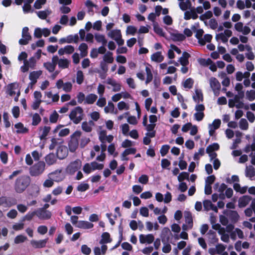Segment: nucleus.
Segmentation results:
<instances>
[{
	"label": "nucleus",
	"mask_w": 255,
	"mask_h": 255,
	"mask_svg": "<svg viewBox=\"0 0 255 255\" xmlns=\"http://www.w3.org/2000/svg\"><path fill=\"white\" fill-rule=\"evenodd\" d=\"M84 80L83 72L81 71H78L77 74L76 81L78 84H81Z\"/></svg>",
	"instance_id": "64"
},
{
	"label": "nucleus",
	"mask_w": 255,
	"mask_h": 255,
	"mask_svg": "<svg viewBox=\"0 0 255 255\" xmlns=\"http://www.w3.org/2000/svg\"><path fill=\"white\" fill-rule=\"evenodd\" d=\"M252 198L250 196L245 195L240 198L239 200V207L243 208L246 207L251 200Z\"/></svg>",
	"instance_id": "15"
},
{
	"label": "nucleus",
	"mask_w": 255,
	"mask_h": 255,
	"mask_svg": "<svg viewBox=\"0 0 255 255\" xmlns=\"http://www.w3.org/2000/svg\"><path fill=\"white\" fill-rule=\"evenodd\" d=\"M39 130L42 131L41 134L39 135V138L41 140L46 139V136L48 135L49 132L51 130V128L49 126H44V127H40Z\"/></svg>",
	"instance_id": "19"
},
{
	"label": "nucleus",
	"mask_w": 255,
	"mask_h": 255,
	"mask_svg": "<svg viewBox=\"0 0 255 255\" xmlns=\"http://www.w3.org/2000/svg\"><path fill=\"white\" fill-rule=\"evenodd\" d=\"M81 127L82 129L85 132H90L92 130V128L89 125L87 122H83Z\"/></svg>",
	"instance_id": "52"
},
{
	"label": "nucleus",
	"mask_w": 255,
	"mask_h": 255,
	"mask_svg": "<svg viewBox=\"0 0 255 255\" xmlns=\"http://www.w3.org/2000/svg\"><path fill=\"white\" fill-rule=\"evenodd\" d=\"M76 227L83 229H89L94 227L93 224L86 221H79Z\"/></svg>",
	"instance_id": "17"
},
{
	"label": "nucleus",
	"mask_w": 255,
	"mask_h": 255,
	"mask_svg": "<svg viewBox=\"0 0 255 255\" xmlns=\"http://www.w3.org/2000/svg\"><path fill=\"white\" fill-rule=\"evenodd\" d=\"M81 252L84 255H89L91 253V250L86 245H83L81 246Z\"/></svg>",
	"instance_id": "62"
},
{
	"label": "nucleus",
	"mask_w": 255,
	"mask_h": 255,
	"mask_svg": "<svg viewBox=\"0 0 255 255\" xmlns=\"http://www.w3.org/2000/svg\"><path fill=\"white\" fill-rule=\"evenodd\" d=\"M48 240V238L39 241L32 240L30 241V244L35 249L43 248L46 247Z\"/></svg>",
	"instance_id": "10"
},
{
	"label": "nucleus",
	"mask_w": 255,
	"mask_h": 255,
	"mask_svg": "<svg viewBox=\"0 0 255 255\" xmlns=\"http://www.w3.org/2000/svg\"><path fill=\"white\" fill-rule=\"evenodd\" d=\"M68 155V149L66 146L60 145L57 149L56 156L60 159L65 158Z\"/></svg>",
	"instance_id": "11"
},
{
	"label": "nucleus",
	"mask_w": 255,
	"mask_h": 255,
	"mask_svg": "<svg viewBox=\"0 0 255 255\" xmlns=\"http://www.w3.org/2000/svg\"><path fill=\"white\" fill-rule=\"evenodd\" d=\"M137 29L135 27L131 25L128 26L127 28V33L128 34L134 35L136 33Z\"/></svg>",
	"instance_id": "63"
},
{
	"label": "nucleus",
	"mask_w": 255,
	"mask_h": 255,
	"mask_svg": "<svg viewBox=\"0 0 255 255\" xmlns=\"http://www.w3.org/2000/svg\"><path fill=\"white\" fill-rule=\"evenodd\" d=\"M46 2V0H36L34 3V7L35 9H40L42 7V5L44 4Z\"/></svg>",
	"instance_id": "56"
},
{
	"label": "nucleus",
	"mask_w": 255,
	"mask_h": 255,
	"mask_svg": "<svg viewBox=\"0 0 255 255\" xmlns=\"http://www.w3.org/2000/svg\"><path fill=\"white\" fill-rule=\"evenodd\" d=\"M196 95L193 96L194 101L196 103H199L200 101H203V95L202 92L198 89L195 90Z\"/></svg>",
	"instance_id": "31"
},
{
	"label": "nucleus",
	"mask_w": 255,
	"mask_h": 255,
	"mask_svg": "<svg viewBox=\"0 0 255 255\" xmlns=\"http://www.w3.org/2000/svg\"><path fill=\"white\" fill-rule=\"evenodd\" d=\"M45 164L43 161H39L31 166L29 169L30 175L36 177L42 174L45 170Z\"/></svg>",
	"instance_id": "2"
},
{
	"label": "nucleus",
	"mask_w": 255,
	"mask_h": 255,
	"mask_svg": "<svg viewBox=\"0 0 255 255\" xmlns=\"http://www.w3.org/2000/svg\"><path fill=\"white\" fill-rule=\"evenodd\" d=\"M199 64L204 67L208 66L212 63V60L210 58L207 59L204 58H200L198 60Z\"/></svg>",
	"instance_id": "40"
},
{
	"label": "nucleus",
	"mask_w": 255,
	"mask_h": 255,
	"mask_svg": "<svg viewBox=\"0 0 255 255\" xmlns=\"http://www.w3.org/2000/svg\"><path fill=\"white\" fill-rule=\"evenodd\" d=\"M108 36L115 40V38L122 37V34L120 29H115L111 30L109 33Z\"/></svg>",
	"instance_id": "32"
},
{
	"label": "nucleus",
	"mask_w": 255,
	"mask_h": 255,
	"mask_svg": "<svg viewBox=\"0 0 255 255\" xmlns=\"http://www.w3.org/2000/svg\"><path fill=\"white\" fill-rule=\"evenodd\" d=\"M27 240V238L26 236L22 235H19L17 236L15 238L14 243L16 244L22 243L26 241Z\"/></svg>",
	"instance_id": "42"
},
{
	"label": "nucleus",
	"mask_w": 255,
	"mask_h": 255,
	"mask_svg": "<svg viewBox=\"0 0 255 255\" xmlns=\"http://www.w3.org/2000/svg\"><path fill=\"white\" fill-rule=\"evenodd\" d=\"M170 35L174 41H182L186 38V36L183 34L179 33H171Z\"/></svg>",
	"instance_id": "22"
},
{
	"label": "nucleus",
	"mask_w": 255,
	"mask_h": 255,
	"mask_svg": "<svg viewBox=\"0 0 255 255\" xmlns=\"http://www.w3.org/2000/svg\"><path fill=\"white\" fill-rule=\"evenodd\" d=\"M148 176L147 175H141L138 178V182L143 184H146L148 182Z\"/></svg>",
	"instance_id": "58"
},
{
	"label": "nucleus",
	"mask_w": 255,
	"mask_h": 255,
	"mask_svg": "<svg viewBox=\"0 0 255 255\" xmlns=\"http://www.w3.org/2000/svg\"><path fill=\"white\" fill-rule=\"evenodd\" d=\"M240 128L243 130H247L249 127V124L245 119H241L239 122Z\"/></svg>",
	"instance_id": "43"
},
{
	"label": "nucleus",
	"mask_w": 255,
	"mask_h": 255,
	"mask_svg": "<svg viewBox=\"0 0 255 255\" xmlns=\"http://www.w3.org/2000/svg\"><path fill=\"white\" fill-rule=\"evenodd\" d=\"M79 37L77 34H75L74 35H69L66 37V43H71L74 42L77 43L78 42Z\"/></svg>",
	"instance_id": "33"
},
{
	"label": "nucleus",
	"mask_w": 255,
	"mask_h": 255,
	"mask_svg": "<svg viewBox=\"0 0 255 255\" xmlns=\"http://www.w3.org/2000/svg\"><path fill=\"white\" fill-rule=\"evenodd\" d=\"M41 121V119L39 114L35 113L32 116V125L34 126H37L40 123Z\"/></svg>",
	"instance_id": "37"
},
{
	"label": "nucleus",
	"mask_w": 255,
	"mask_h": 255,
	"mask_svg": "<svg viewBox=\"0 0 255 255\" xmlns=\"http://www.w3.org/2000/svg\"><path fill=\"white\" fill-rule=\"evenodd\" d=\"M171 235L172 233L168 227L163 228L160 235L162 242H168Z\"/></svg>",
	"instance_id": "13"
},
{
	"label": "nucleus",
	"mask_w": 255,
	"mask_h": 255,
	"mask_svg": "<svg viewBox=\"0 0 255 255\" xmlns=\"http://www.w3.org/2000/svg\"><path fill=\"white\" fill-rule=\"evenodd\" d=\"M82 162L80 159L71 162L66 168V172L70 174H73L81 167Z\"/></svg>",
	"instance_id": "5"
},
{
	"label": "nucleus",
	"mask_w": 255,
	"mask_h": 255,
	"mask_svg": "<svg viewBox=\"0 0 255 255\" xmlns=\"http://www.w3.org/2000/svg\"><path fill=\"white\" fill-rule=\"evenodd\" d=\"M59 117V115L54 111L52 114L50 115L49 117V121L51 123L55 124L57 123Z\"/></svg>",
	"instance_id": "45"
},
{
	"label": "nucleus",
	"mask_w": 255,
	"mask_h": 255,
	"mask_svg": "<svg viewBox=\"0 0 255 255\" xmlns=\"http://www.w3.org/2000/svg\"><path fill=\"white\" fill-rule=\"evenodd\" d=\"M31 182V179L28 175L19 176L14 182V189L16 193H22L29 186Z\"/></svg>",
	"instance_id": "1"
},
{
	"label": "nucleus",
	"mask_w": 255,
	"mask_h": 255,
	"mask_svg": "<svg viewBox=\"0 0 255 255\" xmlns=\"http://www.w3.org/2000/svg\"><path fill=\"white\" fill-rule=\"evenodd\" d=\"M145 71L146 73V79L145 80V83L147 84L152 80L153 75L150 69L148 67H146Z\"/></svg>",
	"instance_id": "36"
},
{
	"label": "nucleus",
	"mask_w": 255,
	"mask_h": 255,
	"mask_svg": "<svg viewBox=\"0 0 255 255\" xmlns=\"http://www.w3.org/2000/svg\"><path fill=\"white\" fill-rule=\"evenodd\" d=\"M185 222L189 225L190 229L193 227V219L192 214L190 212H187L185 213Z\"/></svg>",
	"instance_id": "29"
},
{
	"label": "nucleus",
	"mask_w": 255,
	"mask_h": 255,
	"mask_svg": "<svg viewBox=\"0 0 255 255\" xmlns=\"http://www.w3.org/2000/svg\"><path fill=\"white\" fill-rule=\"evenodd\" d=\"M102 239L100 241L101 244H107L111 243L112 239L110 237V235L108 232H104L102 235Z\"/></svg>",
	"instance_id": "24"
},
{
	"label": "nucleus",
	"mask_w": 255,
	"mask_h": 255,
	"mask_svg": "<svg viewBox=\"0 0 255 255\" xmlns=\"http://www.w3.org/2000/svg\"><path fill=\"white\" fill-rule=\"evenodd\" d=\"M223 213L226 215L233 224L236 223L240 218V216L236 211L225 210Z\"/></svg>",
	"instance_id": "8"
},
{
	"label": "nucleus",
	"mask_w": 255,
	"mask_h": 255,
	"mask_svg": "<svg viewBox=\"0 0 255 255\" xmlns=\"http://www.w3.org/2000/svg\"><path fill=\"white\" fill-rule=\"evenodd\" d=\"M203 204L204 210L207 211L211 210V207L213 204L211 201L209 200H205L203 202Z\"/></svg>",
	"instance_id": "57"
},
{
	"label": "nucleus",
	"mask_w": 255,
	"mask_h": 255,
	"mask_svg": "<svg viewBox=\"0 0 255 255\" xmlns=\"http://www.w3.org/2000/svg\"><path fill=\"white\" fill-rule=\"evenodd\" d=\"M3 119L5 127L6 128L10 127L11 124L9 121V115L7 112L3 113Z\"/></svg>",
	"instance_id": "39"
},
{
	"label": "nucleus",
	"mask_w": 255,
	"mask_h": 255,
	"mask_svg": "<svg viewBox=\"0 0 255 255\" xmlns=\"http://www.w3.org/2000/svg\"><path fill=\"white\" fill-rule=\"evenodd\" d=\"M210 85L214 95L218 96L220 94L221 85L218 80L215 77H211L210 79Z\"/></svg>",
	"instance_id": "7"
},
{
	"label": "nucleus",
	"mask_w": 255,
	"mask_h": 255,
	"mask_svg": "<svg viewBox=\"0 0 255 255\" xmlns=\"http://www.w3.org/2000/svg\"><path fill=\"white\" fill-rule=\"evenodd\" d=\"M103 61L106 63H112L114 62L113 53L110 51L107 52L103 56Z\"/></svg>",
	"instance_id": "27"
},
{
	"label": "nucleus",
	"mask_w": 255,
	"mask_h": 255,
	"mask_svg": "<svg viewBox=\"0 0 255 255\" xmlns=\"http://www.w3.org/2000/svg\"><path fill=\"white\" fill-rule=\"evenodd\" d=\"M190 54L187 52L184 51L182 56L179 58V62L182 66H186L189 64L188 59L190 57Z\"/></svg>",
	"instance_id": "14"
},
{
	"label": "nucleus",
	"mask_w": 255,
	"mask_h": 255,
	"mask_svg": "<svg viewBox=\"0 0 255 255\" xmlns=\"http://www.w3.org/2000/svg\"><path fill=\"white\" fill-rule=\"evenodd\" d=\"M194 84V81L191 78L187 79L183 83V86L185 88L191 89L192 88Z\"/></svg>",
	"instance_id": "44"
},
{
	"label": "nucleus",
	"mask_w": 255,
	"mask_h": 255,
	"mask_svg": "<svg viewBox=\"0 0 255 255\" xmlns=\"http://www.w3.org/2000/svg\"><path fill=\"white\" fill-rule=\"evenodd\" d=\"M98 96L94 94H90L88 95L85 99V103L87 104H93L96 101Z\"/></svg>",
	"instance_id": "26"
},
{
	"label": "nucleus",
	"mask_w": 255,
	"mask_h": 255,
	"mask_svg": "<svg viewBox=\"0 0 255 255\" xmlns=\"http://www.w3.org/2000/svg\"><path fill=\"white\" fill-rule=\"evenodd\" d=\"M18 86V84L16 83H12L8 84L7 86V91L9 96H12L15 94V92L13 90L16 89Z\"/></svg>",
	"instance_id": "25"
},
{
	"label": "nucleus",
	"mask_w": 255,
	"mask_h": 255,
	"mask_svg": "<svg viewBox=\"0 0 255 255\" xmlns=\"http://www.w3.org/2000/svg\"><path fill=\"white\" fill-rule=\"evenodd\" d=\"M36 211H33V212H29L28 213H27L26 214V215L25 216H24L23 218V219H22V221H25V220H27V221H31L33 217L36 215Z\"/></svg>",
	"instance_id": "55"
},
{
	"label": "nucleus",
	"mask_w": 255,
	"mask_h": 255,
	"mask_svg": "<svg viewBox=\"0 0 255 255\" xmlns=\"http://www.w3.org/2000/svg\"><path fill=\"white\" fill-rule=\"evenodd\" d=\"M246 175L247 177L252 178L255 175V170L254 168L251 166L250 168L247 167L246 171Z\"/></svg>",
	"instance_id": "47"
},
{
	"label": "nucleus",
	"mask_w": 255,
	"mask_h": 255,
	"mask_svg": "<svg viewBox=\"0 0 255 255\" xmlns=\"http://www.w3.org/2000/svg\"><path fill=\"white\" fill-rule=\"evenodd\" d=\"M44 66L49 72H53L56 68L55 65L50 62L44 63Z\"/></svg>",
	"instance_id": "48"
},
{
	"label": "nucleus",
	"mask_w": 255,
	"mask_h": 255,
	"mask_svg": "<svg viewBox=\"0 0 255 255\" xmlns=\"http://www.w3.org/2000/svg\"><path fill=\"white\" fill-rule=\"evenodd\" d=\"M114 108L115 106L114 104L111 102H108V106L105 107L104 110L105 112L107 113L110 112H113Z\"/></svg>",
	"instance_id": "61"
},
{
	"label": "nucleus",
	"mask_w": 255,
	"mask_h": 255,
	"mask_svg": "<svg viewBox=\"0 0 255 255\" xmlns=\"http://www.w3.org/2000/svg\"><path fill=\"white\" fill-rule=\"evenodd\" d=\"M36 215L40 220H48L51 218L52 214L49 211H45L38 209L36 211Z\"/></svg>",
	"instance_id": "9"
},
{
	"label": "nucleus",
	"mask_w": 255,
	"mask_h": 255,
	"mask_svg": "<svg viewBox=\"0 0 255 255\" xmlns=\"http://www.w3.org/2000/svg\"><path fill=\"white\" fill-rule=\"evenodd\" d=\"M12 114L15 118H18L20 115V110L18 106H14L12 109Z\"/></svg>",
	"instance_id": "59"
},
{
	"label": "nucleus",
	"mask_w": 255,
	"mask_h": 255,
	"mask_svg": "<svg viewBox=\"0 0 255 255\" xmlns=\"http://www.w3.org/2000/svg\"><path fill=\"white\" fill-rule=\"evenodd\" d=\"M0 158L1 161L3 164H6L8 160V155L7 153L5 151H1L0 153Z\"/></svg>",
	"instance_id": "60"
},
{
	"label": "nucleus",
	"mask_w": 255,
	"mask_h": 255,
	"mask_svg": "<svg viewBox=\"0 0 255 255\" xmlns=\"http://www.w3.org/2000/svg\"><path fill=\"white\" fill-rule=\"evenodd\" d=\"M220 148V146L218 143H214L212 144L209 145L206 150L207 153L214 152V151L218 150Z\"/></svg>",
	"instance_id": "30"
},
{
	"label": "nucleus",
	"mask_w": 255,
	"mask_h": 255,
	"mask_svg": "<svg viewBox=\"0 0 255 255\" xmlns=\"http://www.w3.org/2000/svg\"><path fill=\"white\" fill-rule=\"evenodd\" d=\"M95 39L98 42L102 43L103 45H106L107 43V40L105 38L104 35L100 34H96L95 35Z\"/></svg>",
	"instance_id": "35"
},
{
	"label": "nucleus",
	"mask_w": 255,
	"mask_h": 255,
	"mask_svg": "<svg viewBox=\"0 0 255 255\" xmlns=\"http://www.w3.org/2000/svg\"><path fill=\"white\" fill-rule=\"evenodd\" d=\"M189 174L187 172H182L179 174L178 176V180L179 182H182V181L187 179H189Z\"/></svg>",
	"instance_id": "49"
},
{
	"label": "nucleus",
	"mask_w": 255,
	"mask_h": 255,
	"mask_svg": "<svg viewBox=\"0 0 255 255\" xmlns=\"http://www.w3.org/2000/svg\"><path fill=\"white\" fill-rule=\"evenodd\" d=\"M81 131L76 130L71 135V139L68 144L70 152H74L77 149L79 145V138L81 135Z\"/></svg>",
	"instance_id": "3"
},
{
	"label": "nucleus",
	"mask_w": 255,
	"mask_h": 255,
	"mask_svg": "<svg viewBox=\"0 0 255 255\" xmlns=\"http://www.w3.org/2000/svg\"><path fill=\"white\" fill-rule=\"evenodd\" d=\"M139 240L141 244H151L154 241V237L151 234L146 235L141 234L139 236Z\"/></svg>",
	"instance_id": "12"
},
{
	"label": "nucleus",
	"mask_w": 255,
	"mask_h": 255,
	"mask_svg": "<svg viewBox=\"0 0 255 255\" xmlns=\"http://www.w3.org/2000/svg\"><path fill=\"white\" fill-rule=\"evenodd\" d=\"M41 74L42 71L40 70L33 71L30 73L29 78L31 81H33V83H36L37 82V79Z\"/></svg>",
	"instance_id": "23"
},
{
	"label": "nucleus",
	"mask_w": 255,
	"mask_h": 255,
	"mask_svg": "<svg viewBox=\"0 0 255 255\" xmlns=\"http://www.w3.org/2000/svg\"><path fill=\"white\" fill-rule=\"evenodd\" d=\"M246 96L248 100L250 101H253L255 99V91L251 90L247 91L246 92Z\"/></svg>",
	"instance_id": "46"
},
{
	"label": "nucleus",
	"mask_w": 255,
	"mask_h": 255,
	"mask_svg": "<svg viewBox=\"0 0 255 255\" xmlns=\"http://www.w3.org/2000/svg\"><path fill=\"white\" fill-rule=\"evenodd\" d=\"M212 16H213L212 12L210 10H208V11L205 12V13L204 14L201 15L200 16V19L201 20H204L205 19H208L211 18L212 17Z\"/></svg>",
	"instance_id": "53"
},
{
	"label": "nucleus",
	"mask_w": 255,
	"mask_h": 255,
	"mask_svg": "<svg viewBox=\"0 0 255 255\" xmlns=\"http://www.w3.org/2000/svg\"><path fill=\"white\" fill-rule=\"evenodd\" d=\"M152 61L157 63H160L164 60V56L162 55L161 52H156L151 55Z\"/></svg>",
	"instance_id": "18"
},
{
	"label": "nucleus",
	"mask_w": 255,
	"mask_h": 255,
	"mask_svg": "<svg viewBox=\"0 0 255 255\" xmlns=\"http://www.w3.org/2000/svg\"><path fill=\"white\" fill-rule=\"evenodd\" d=\"M79 49L81 52L82 57L86 56L88 54V45L85 43H81L79 46Z\"/></svg>",
	"instance_id": "28"
},
{
	"label": "nucleus",
	"mask_w": 255,
	"mask_h": 255,
	"mask_svg": "<svg viewBox=\"0 0 255 255\" xmlns=\"http://www.w3.org/2000/svg\"><path fill=\"white\" fill-rule=\"evenodd\" d=\"M14 127L17 129L16 132L17 133H25L28 131V129L24 127L22 123H18L14 125Z\"/></svg>",
	"instance_id": "20"
},
{
	"label": "nucleus",
	"mask_w": 255,
	"mask_h": 255,
	"mask_svg": "<svg viewBox=\"0 0 255 255\" xmlns=\"http://www.w3.org/2000/svg\"><path fill=\"white\" fill-rule=\"evenodd\" d=\"M57 158L53 153H50L46 156L45 161L48 165H52L56 162Z\"/></svg>",
	"instance_id": "21"
},
{
	"label": "nucleus",
	"mask_w": 255,
	"mask_h": 255,
	"mask_svg": "<svg viewBox=\"0 0 255 255\" xmlns=\"http://www.w3.org/2000/svg\"><path fill=\"white\" fill-rule=\"evenodd\" d=\"M204 31L202 29H199L196 30L195 37L199 40V41L201 45H203L205 44V41L202 39Z\"/></svg>",
	"instance_id": "34"
},
{
	"label": "nucleus",
	"mask_w": 255,
	"mask_h": 255,
	"mask_svg": "<svg viewBox=\"0 0 255 255\" xmlns=\"http://www.w3.org/2000/svg\"><path fill=\"white\" fill-rule=\"evenodd\" d=\"M69 61L67 59H60L58 61V66L59 67L65 69L68 67Z\"/></svg>",
	"instance_id": "38"
},
{
	"label": "nucleus",
	"mask_w": 255,
	"mask_h": 255,
	"mask_svg": "<svg viewBox=\"0 0 255 255\" xmlns=\"http://www.w3.org/2000/svg\"><path fill=\"white\" fill-rule=\"evenodd\" d=\"M91 166L93 170L96 169L101 170L104 168V164L101 163H98L96 161L91 162Z\"/></svg>",
	"instance_id": "51"
},
{
	"label": "nucleus",
	"mask_w": 255,
	"mask_h": 255,
	"mask_svg": "<svg viewBox=\"0 0 255 255\" xmlns=\"http://www.w3.org/2000/svg\"><path fill=\"white\" fill-rule=\"evenodd\" d=\"M83 109L78 106L71 111L69 114V118L75 124H78L83 120Z\"/></svg>",
	"instance_id": "4"
},
{
	"label": "nucleus",
	"mask_w": 255,
	"mask_h": 255,
	"mask_svg": "<svg viewBox=\"0 0 255 255\" xmlns=\"http://www.w3.org/2000/svg\"><path fill=\"white\" fill-rule=\"evenodd\" d=\"M89 188V185L88 183H81L79 184L77 189L80 192H84Z\"/></svg>",
	"instance_id": "54"
},
{
	"label": "nucleus",
	"mask_w": 255,
	"mask_h": 255,
	"mask_svg": "<svg viewBox=\"0 0 255 255\" xmlns=\"http://www.w3.org/2000/svg\"><path fill=\"white\" fill-rule=\"evenodd\" d=\"M170 149V146L167 144L163 145L161 146L160 152L162 156H164L168 152Z\"/></svg>",
	"instance_id": "50"
},
{
	"label": "nucleus",
	"mask_w": 255,
	"mask_h": 255,
	"mask_svg": "<svg viewBox=\"0 0 255 255\" xmlns=\"http://www.w3.org/2000/svg\"><path fill=\"white\" fill-rule=\"evenodd\" d=\"M31 36L29 32L28 27H24L22 31V38L19 40V44L21 45H27L30 40H31Z\"/></svg>",
	"instance_id": "6"
},
{
	"label": "nucleus",
	"mask_w": 255,
	"mask_h": 255,
	"mask_svg": "<svg viewBox=\"0 0 255 255\" xmlns=\"http://www.w3.org/2000/svg\"><path fill=\"white\" fill-rule=\"evenodd\" d=\"M136 149L135 148L130 147L125 149L122 154V160H128V158L127 156L129 154H134L135 153Z\"/></svg>",
	"instance_id": "16"
},
{
	"label": "nucleus",
	"mask_w": 255,
	"mask_h": 255,
	"mask_svg": "<svg viewBox=\"0 0 255 255\" xmlns=\"http://www.w3.org/2000/svg\"><path fill=\"white\" fill-rule=\"evenodd\" d=\"M90 138L87 137H82L80 141V146L81 148H84L90 142Z\"/></svg>",
	"instance_id": "41"
}]
</instances>
